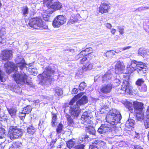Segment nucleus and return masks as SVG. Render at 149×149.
<instances>
[{
    "instance_id": "nucleus-1",
    "label": "nucleus",
    "mask_w": 149,
    "mask_h": 149,
    "mask_svg": "<svg viewBox=\"0 0 149 149\" xmlns=\"http://www.w3.org/2000/svg\"><path fill=\"white\" fill-rule=\"evenodd\" d=\"M93 50L92 48L88 47L82 50L78 54L79 58H82L80 60L79 64L82 65L81 69L83 71L90 70L93 69V65L90 62L95 56L93 54Z\"/></svg>"
},
{
    "instance_id": "nucleus-2",
    "label": "nucleus",
    "mask_w": 149,
    "mask_h": 149,
    "mask_svg": "<svg viewBox=\"0 0 149 149\" xmlns=\"http://www.w3.org/2000/svg\"><path fill=\"white\" fill-rule=\"evenodd\" d=\"M121 118V115L118 113L117 110L112 109L107 113L106 119L107 122L114 125L120 122Z\"/></svg>"
},
{
    "instance_id": "nucleus-3",
    "label": "nucleus",
    "mask_w": 149,
    "mask_h": 149,
    "mask_svg": "<svg viewBox=\"0 0 149 149\" xmlns=\"http://www.w3.org/2000/svg\"><path fill=\"white\" fill-rule=\"evenodd\" d=\"M24 130L17 126H10L8 131L9 136L11 140L19 139L22 136Z\"/></svg>"
},
{
    "instance_id": "nucleus-4",
    "label": "nucleus",
    "mask_w": 149,
    "mask_h": 149,
    "mask_svg": "<svg viewBox=\"0 0 149 149\" xmlns=\"http://www.w3.org/2000/svg\"><path fill=\"white\" fill-rule=\"evenodd\" d=\"M28 24L30 27L36 29L42 28L44 26L42 19L40 17H38L31 18Z\"/></svg>"
},
{
    "instance_id": "nucleus-5",
    "label": "nucleus",
    "mask_w": 149,
    "mask_h": 149,
    "mask_svg": "<svg viewBox=\"0 0 149 149\" xmlns=\"http://www.w3.org/2000/svg\"><path fill=\"white\" fill-rule=\"evenodd\" d=\"M15 81L18 84L23 85L25 83H28V76L25 73H17L13 75Z\"/></svg>"
},
{
    "instance_id": "nucleus-6",
    "label": "nucleus",
    "mask_w": 149,
    "mask_h": 149,
    "mask_svg": "<svg viewBox=\"0 0 149 149\" xmlns=\"http://www.w3.org/2000/svg\"><path fill=\"white\" fill-rule=\"evenodd\" d=\"M66 21V18L63 15H58L54 19L52 25L54 28H58L64 24Z\"/></svg>"
},
{
    "instance_id": "nucleus-7",
    "label": "nucleus",
    "mask_w": 149,
    "mask_h": 149,
    "mask_svg": "<svg viewBox=\"0 0 149 149\" xmlns=\"http://www.w3.org/2000/svg\"><path fill=\"white\" fill-rule=\"evenodd\" d=\"M4 68L6 72L9 74L15 70L17 68V66L13 62L7 61L4 64Z\"/></svg>"
},
{
    "instance_id": "nucleus-8",
    "label": "nucleus",
    "mask_w": 149,
    "mask_h": 149,
    "mask_svg": "<svg viewBox=\"0 0 149 149\" xmlns=\"http://www.w3.org/2000/svg\"><path fill=\"white\" fill-rule=\"evenodd\" d=\"M121 90L123 91L125 93L131 94L132 92L130 86L129 81L124 79L121 85Z\"/></svg>"
},
{
    "instance_id": "nucleus-9",
    "label": "nucleus",
    "mask_w": 149,
    "mask_h": 149,
    "mask_svg": "<svg viewBox=\"0 0 149 149\" xmlns=\"http://www.w3.org/2000/svg\"><path fill=\"white\" fill-rule=\"evenodd\" d=\"M109 5V3L104 2L101 3L98 8L99 13L102 14L108 13L111 8Z\"/></svg>"
},
{
    "instance_id": "nucleus-10",
    "label": "nucleus",
    "mask_w": 149,
    "mask_h": 149,
    "mask_svg": "<svg viewBox=\"0 0 149 149\" xmlns=\"http://www.w3.org/2000/svg\"><path fill=\"white\" fill-rule=\"evenodd\" d=\"M55 72V71L51 68H46L42 73L43 79H46L47 80L50 79L52 77V75Z\"/></svg>"
},
{
    "instance_id": "nucleus-11",
    "label": "nucleus",
    "mask_w": 149,
    "mask_h": 149,
    "mask_svg": "<svg viewBox=\"0 0 149 149\" xmlns=\"http://www.w3.org/2000/svg\"><path fill=\"white\" fill-rule=\"evenodd\" d=\"M113 88V85L110 83H109L102 86L100 89V91L104 94H109L111 92Z\"/></svg>"
},
{
    "instance_id": "nucleus-12",
    "label": "nucleus",
    "mask_w": 149,
    "mask_h": 149,
    "mask_svg": "<svg viewBox=\"0 0 149 149\" xmlns=\"http://www.w3.org/2000/svg\"><path fill=\"white\" fill-rule=\"evenodd\" d=\"M70 108L69 111L70 113L74 117H78L81 113L80 107L76 106L75 104L74 107L70 106Z\"/></svg>"
},
{
    "instance_id": "nucleus-13",
    "label": "nucleus",
    "mask_w": 149,
    "mask_h": 149,
    "mask_svg": "<svg viewBox=\"0 0 149 149\" xmlns=\"http://www.w3.org/2000/svg\"><path fill=\"white\" fill-rule=\"evenodd\" d=\"M1 55L2 60L8 61L12 56V52L11 50H4L2 52Z\"/></svg>"
},
{
    "instance_id": "nucleus-14",
    "label": "nucleus",
    "mask_w": 149,
    "mask_h": 149,
    "mask_svg": "<svg viewBox=\"0 0 149 149\" xmlns=\"http://www.w3.org/2000/svg\"><path fill=\"white\" fill-rule=\"evenodd\" d=\"M125 66L123 62L120 61L117 62L115 66V69L116 72L117 74H120L122 73V71L125 70Z\"/></svg>"
},
{
    "instance_id": "nucleus-15",
    "label": "nucleus",
    "mask_w": 149,
    "mask_h": 149,
    "mask_svg": "<svg viewBox=\"0 0 149 149\" xmlns=\"http://www.w3.org/2000/svg\"><path fill=\"white\" fill-rule=\"evenodd\" d=\"M143 103L137 101L133 102V108L134 111L141 112L142 111L144 107Z\"/></svg>"
},
{
    "instance_id": "nucleus-16",
    "label": "nucleus",
    "mask_w": 149,
    "mask_h": 149,
    "mask_svg": "<svg viewBox=\"0 0 149 149\" xmlns=\"http://www.w3.org/2000/svg\"><path fill=\"white\" fill-rule=\"evenodd\" d=\"M136 62V60H134L132 61L130 65L127 66L126 69V74H130L135 71H136V65L135 64V62Z\"/></svg>"
},
{
    "instance_id": "nucleus-17",
    "label": "nucleus",
    "mask_w": 149,
    "mask_h": 149,
    "mask_svg": "<svg viewBox=\"0 0 149 149\" xmlns=\"http://www.w3.org/2000/svg\"><path fill=\"white\" fill-rule=\"evenodd\" d=\"M62 8V6L61 3L59 2H55L52 5L51 10L48 11V14H51L55 11L56 10H59Z\"/></svg>"
},
{
    "instance_id": "nucleus-18",
    "label": "nucleus",
    "mask_w": 149,
    "mask_h": 149,
    "mask_svg": "<svg viewBox=\"0 0 149 149\" xmlns=\"http://www.w3.org/2000/svg\"><path fill=\"white\" fill-rule=\"evenodd\" d=\"M88 102V99L86 95L83 96L80 99L77 101L76 103V105L79 107L81 105L86 104Z\"/></svg>"
},
{
    "instance_id": "nucleus-19",
    "label": "nucleus",
    "mask_w": 149,
    "mask_h": 149,
    "mask_svg": "<svg viewBox=\"0 0 149 149\" xmlns=\"http://www.w3.org/2000/svg\"><path fill=\"white\" fill-rule=\"evenodd\" d=\"M91 117L87 114L83 113L81 116V119L83 121L85 124H92V122L91 120Z\"/></svg>"
},
{
    "instance_id": "nucleus-20",
    "label": "nucleus",
    "mask_w": 149,
    "mask_h": 149,
    "mask_svg": "<svg viewBox=\"0 0 149 149\" xmlns=\"http://www.w3.org/2000/svg\"><path fill=\"white\" fill-rule=\"evenodd\" d=\"M110 130L109 128L105 125L102 124L100 127L98 129L97 132L100 134H103L108 132Z\"/></svg>"
},
{
    "instance_id": "nucleus-21",
    "label": "nucleus",
    "mask_w": 149,
    "mask_h": 149,
    "mask_svg": "<svg viewBox=\"0 0 149 149\" xmlns=\"http://www.w3.org/2000/svg\"><path fill=\"white\" fill-rule=\"evenodd\" d=\"M123 104L125 107L129 111H131L133 109V103L127 100L124 101Z\"/></svg>"
},
{
    "instance_id": "nucleus-22",
    "label": "nucleus",
    "mask_w": 149,
    "mask_h": 149,
    "mask_svg": "<svg viewBox=\"0 0 149 149\" xmlns=\"http://www.w3.org/2000/svg\"><path fill=\"white\" fill-rule=\"evenodd\" d=\"M8 113L11 117L15 118L16 116L17 109L15 108L12 107L7 109Z\"/></svg>"
},
{
    "instance_id": "nucleus-23",
    "label": "nucleus",
    "mask_w": 149,
    "mask_h": 149,
    "mask_svg": "<svg viewBox=\"0 0 149 149\" xmlns=\"http://www.w3.org/2000/svg\"><path fill=\"white\" fill-rule=\"evenodd\" d=\"M136 71L138 74L139 75L141 76H145L146 74L147 68L146 67L142 68L141 69L136 68Z\"/></svg>"
},
{
    "instance_id": "nucleus-24",
    "label": "nucleus",
    "mask_w": 149,
    "mask_h": 149,
    "mask_svg": "<svg viewBox=\"0 0 149 149\" xmlns=\"http://www.w3.org/2000/svg\"><path fill=\"white\" fill-rule=\"evenodd\" d=\"M36 132L35 128L32 125H29L27 128V133L30 136L33 135Z\"/></svg>"
},
{
    "instance_id": "nucleus-25",
    "label": "nucleus",
    "mask_w": 149,
    "mask_h": 149,
    "mask_svg": "<svg viewBox=\"0 0 149 149\" xmlns=\"http://www.w3.org/2000/svg\"><path fill=\"white\" fill-rule=\"evenodd\" d=\"M149 51L144 48H141L139 49L138 51V53L141 56H144L148 54Z\"/></svg>"
},
{
    "instance_id": "nucleus-26",
    "label": "nucleus",
    "mask_w": 149,
    "mask_h": 149,
    "mask_svg": "<svg viewBox=\"0 0 149 149\" xmlns=\"http://www.w3.org/2000/svg\"><path fill=\"white\" fill-rule=\"evenodd\" d=\"M53 1V0H43V3L47 8L48 11L50 10V9H51L52 5L53 4L52 3Z\"/></svg>"
},
{
    "instance_id": "nucleus-27",
    "label": "nucleus",
    "mask_w": 149,
    "mask_h": 149,
    "mask_svg": "<svg viewBox=\"0 0 149 149\" xmlns=\"http://www.w3.org/2000/svg\"><path fill=\"white\" fill-rule=\"evenodd\" d=\"M136 62H135V64L136 65V68H145L146 67V64L143 62L141 61L138 62L137 61H136Z\"/></svg>"
},
{
    "instance_id": "nucleus-28",
    "label": "nucleus",
    "mask_w": 149,
    "mask_h": 149,
    "mask_svg": "<svg viewBox=\"0 0 149 149\" xmlns=\"http://www.w3.org/2000/svg\"><path fill=\"white\" fill-rule=\"evenodd\" d=\"M134 121L132 119H129L126 122V126L127 127H132L134 125Z\"/></svg>"
},
{
    "instance_id": "nucleus-29",
    "label": "nucleus",
    "mask_w": 149,
    "mask_h": 149,
    "mask_svg": "<svg viewBox=\"0 0 149 149\" xmlns=\"http://www.w3.org/2000/svg\"><path fill=\"white\" fill-rule=\"evenodd\" d=\"M22 13L24 16H26L29 12V8L26 6L22 7L21 9Z\"/></svg>"
},
{
    "instance_id": "nucleus-30",
    "label": "nucleus",
    "mask_w": 149,
    "mask_h": 149,
    "mask_svg": "<svg viewBox=\"0 0 149 149\" xmlns=\"http://www.w3.org/2000/svg\"><path fill=\"white\" fill-rule=\"evenodd\" d=\"M32 109L31 106L30 105H28L23 108L22 110L26 114H28L31 111Z\"/></svg>"
},
{
    "instance_id": "nucleus-31",
    "label": "nucleus",
    "mask_w": 149,
    "mask_h": 149,
    "mask_svg": "<svg viewBox=\"0 0 149 149\" xmlns=\"http://www.w3.org/2000/svg\"><path fill=\"white\" fill-rule=\"evenodd\" d=\"M75 144V142L72 139L70 140L66 143L67 146L69 148H71L73 147Z\"/></svg>"
},
{
    "instance_id": "nucleus-32",
    "label": "nucleus",
    "mask_w": 149,
    "mask_h": 149,
    "mask_svg": "<svg viewBox=\"0 0 149 149\" xmlns=\"http://www.w3.org/2000/svg\"><path fill=\"white\" fill-rule=\"evenodd\" d=\"M87 128V131L91 134L94 135L95 134V130L94 127L93 126H88L86 127Z\"/></svg>"
},
{
    "instance_id": "nucleus-33",
    "label": "nucleus",
    "mask_w": 149,
    "mask_h": 149,
    "mask_svg": "<svg viewBox=\"0 0 149 149\" xmlns=\"http://www.w3.org/2000/svg\"><path fill=\"white\" fill-rule=\"evenodd\" d=\"M52 118L51 123L52 125L53 126H54L57 118L56 114V113H52Z\"/></svg>"
},
{
    "instance_id": "nucleus-34",
    "label": "nucleus",
    "mask_w": 149,
    "mask_h": 149,
    "mask_svg": "<svg viewBox=\"0 0 149 149\" xmlns=\"http://www.w3.org/2000/svg\"><path fill=\"white\" fill-rule=\"evenodd\" d=\"M63 130V125L61 123H59L57 126L56 130V132L57 134H59L62 132Z\"/></svg>"
},
{
    "instance_id": "nucleus-35",
    "label": "nucleus",
    "mask_w": 149,
    "mask_h": 149,
    "mask_svg": "<svg viewBox=\"0 0 149 149\" xmlns=\"http://www.w3.org/2000/svg\"><path fill=\"white\" fill-rule=\"evenodd\" d=\"M66 118L68 121V125H72L74 124V123L73 119L71 118V116L69 115H68L66 116Z\"/></svg>"
},
{
    "instance_id": "nucleus-36",
    "label": "nucleus",
    "mask_w": 149,
    "mask_h": 149,
    "mask_svg": "<svg viewBox=\"0 0 149 149\" xmlns=\"http://www.w3.org/2000/svg\"><path fill=\"white\" fill-rule=\"evenodd\" d=\"M72 19H71V22H76L79 20V19L80 18V15L79 14H77L72 17Z\"/></svg>"
},
{
    "instance_id": "nucleus-37",
    "label": "nucleus",
    "mask_w": 149,
    "mask_h": 149,
    "mask_svg": "<svg viewBox=\"0 0 149 149\" xmlns=\"http://www.w3.org/2000/svg\"><path fill=\"white\" fill-rule=\"evenodd\" d=\"M26 114L22 110L21 112H19L18 114L20 120H24L25 118Z\"/></svg>"
},
{
    "instance_id": "nucleus-38",
    "label": "nucleus",
    "mask_w": 149,
    "mask_h": 149,
    "mask_svg": "<svg viewBox=\"0 0 149 149\" xmlns=\"http://www.w3.org/2000/svg\"><path fill=\"white\" fill-rule=\"evenodd\" d=\"M115 51L113 50H110L107 51L106 52V56L107 57H112L115 54Z\"/></svg>"
},
{
    "instance_id": "nucleus-39",
    "label": "nucleus",
    "mask_w": 149,
    "mask_h": 149,
    "mask_svg": "<svg viewBox=\"0 0 149 149\" xmlns=\"http://www.w3.org/2000/svg\"><path fill=\"white\" fill-rule=\"evenodd\" d=\"M86 86V84L84 81H83L81 82L79 86V89L81 91H83Z\"/></svg>"
},
{
    "instance_id": "nucleus-40",
    "label": "nucleus",
    "mask_w": 149,
    "mask_h": 149,
    "mask_svg": "<svg viewBox=\"0 0 149 149\" xmlns=\"http://www.w3.org/2000/svg\"><path fill=\"white\" fill-rule=\"evenodd\" d=\"M5 130L2 127H0V139L3 138L5 135Z\"/></svg>"
},
{
    "instance_id": "nucleus-41",
    "label": "nucleus",
    "mask_w": 149,
    "mask_h": 149,
    "mask_svg": "<svg viewBox=\"0 0 149 149\" xmlns=\"http://www.w3.org/2000/svg\"><path fill=\"white\" fill-rule=\"evenodd\" d=\"M144 82V80L142 78L138 79L136 81L135 84L139 86H141Z\"/></svg>"
},
{
    "instance_id": "nucleus-42",
    "label": "nucleus",
    "mask_w": 149,
    "mask_h": 149,
    "mask_svg": "<svg viewBox=\"0 0 149 149\" xmlns=\"http://www.w3.org/2000/svg\"><path fill=\"white\" fill-rule=\"evenodd\" d=\"M22 146V143L18 141H15L13 143V146L16 148H19Z\"/></svg>"
},
{
    "instance_id": "nucleus-43",
    "label": "nucleus",
    "mask_w": 149,
    "mask_h": 149,
    "mask_svg": "<svg viewBox=\"0 0 149 149\" xmlns=\"http://www.w3.org/2000/svg\"><path fill=\"white\" fill-rule=\"evenodd\" d=\"M143 28L147 32L149 31V22H145L143 24Z\"/></svg>"
},
{
    "instance_id": "nucleus-44",
    "label": "nucleus",
    "mask_w": 149,
    "mask_h": 149,
    "mask_svg": "<svg viewBox=\"0 0 149 149\" xmlns=\"http://www.w3.org/2000/svg\"><path fill=\"white\" fill-rule=\"evenodd\" d=\"M98 145L97 143H94L92 145L90 146L89 147V149H97L98 148Z\"/></svg>"
},
{
    "instance_id": "nucleus-45",
    "label": "nucleus",
    "mask_w": 149,
    "mask_h": 149,
    "mask_svg": "<svg viewBox=\"0 0 149 149\" xmlns=\"http://www.w3.org/2000/svg\"><path fill=\"white\" fill-rule=\"evenodd\" d=\"M55 91L56 93L57 94L58 96L61 95L62 93L61 89L59 88H56Z\"/></svg>"
},
{
    "instance_id": "nucleus-46",
    "label": "nucleus",
    "mask_w": 149,
    "mask_h": 149,
    "mask_svg": "<svg viewBox=\"0 0 149 149\" xmlns=\"http://www.w3.org/2000/svg\"><path fill=\"white\" fill-rule=\"evenodd\" d=\"M17 64L19 65V67L21 69L23 68L26 65V64L24 62H18Z\"/></svg>"
},
{
    "instance_id": "nucleus-47",
    "label": "nucleus",
    "mask_w": 149,
    "mask_h": 149,
    "mask_svg": "<svg viewBox=\"0 0 149 149\" xmlns=\"http://www.w3.org/2000/svg\"><path fill=\"white\" fill-rule=\"evenodd\" d=\"M84 146L83 144H80L77 145L74 149H84Z\"/></svg>"
},
{
    "instance_id": "nucleus-48",
    "label": "nucleus",
    "mask_w": 149,
    "mask_h": 149,
    "mask_svg": "<svg viewBox=\"0 0 149 149\" xmlns=\"http://www.w3.org/2000/svg\"><path fill=\"white\" fill-rule=\"evenodd\" d=\"M75 101V97H74L70 101L69 103V104L70 105H72Z\"/></svg>"
},
{
    "instance_id": "nucleus-49",
    "label": "nucleus",
    "mask_w": 149,
    "mask_h": 149,
    "mask_svg": "<svg viewBox=\"0 0 149 149\" xmlns=\"http://www.w3.org/2000/svg\"><path fill=\"white\" fill-rule=\"evenodd\" d=\"M3 73L1 70H0V80L1 82L3 81Z\"/></svg>"
},
{
    "instance_id": "nucleus-50",
    "label": "nucleus",
    "mask_w": 149,
    "mask_h": 149,
    "mask_svg": "<svg viewBox=\"0 0 149 149\" xmlns=\"http://www.w3.org/2000/svg\"><path fill=\"white\" fill-rule=\"evenodd\" d=\"M146 118L149 121V106L148 107L147 110Z\"/></svg>"
},
{
    "instance_id": "nucleus-51",
    "label": "nucleus",
    "mask_w": 149,
    "mask_h": 149,
    "mask_svg": "<svg viewBox=\"0 0 149 149\" xmlns=\"http://www.w3.org/2000/svg\"><path fill=\"white\" fill-rule=\"evenodd\" d=\"M105 26L108 29H111L112 27V26L111 24L107 23L105 24Z\"/></svg>"
},
{
    "instance_id": "nucleus-52",
    "label": "nucleus",
    "mask_w": 149,
    "mask_h": 149,
    "mask_svg": "<svg viewBox=\"0 0 149 149\" xmlns=\"http://www.w3.org/2000/svg\"><path fill=\"white\" fill-rule=\"evenodd\" d=\"M134 149H143V148L141 146L138 145H135L134 146Z\"/></svg>"
},
{
    "instance_id": "nucleus-53",
    "label": "nucleus",
    "mask_w": 149,
    "mask_h": 149,
    "mask_svg": "<svg viewBox=\"0 0 149 149\" xmlns=\"http://www.w3.org/2000/svg\"><path fill=\"white\" fill-rule=\"evenodd\" d=\"M84 94V92H81L76 95L74 97H77L78 98H80Z\"/></svg>"
},
{
    "instance_id": "nucleus-54",
    "label": "nucleus",
    "mask_w": 149,
    "mask_h": 149,
    "mask_svg": "<svg viewBox=\"0 0 149 149\" xmlns=\"http://www.w3.org/2000/svg\"><path fill=\"white\" fill-rule=\"evenodd\" d=\"M143 88L142 87L141 88V90L143 92L146 91L147 89V87L146 85H144L143 86Z\"/></svg>"
},
{
    "instance_id": "nucleus-55",
    "label": "nucleus",
    "mask_w": 149,
    "mask_h": 149,
    "mask_svg": "<svg viewBox=\"0 0 149 149\" xmlns=\"http://www.w3.org/2000/svg\"><path fill=\"white\" fill-rule=\"evenodd\" d=\"M72 92L73 94H76L78 92L77 89L76 88H74L72 91Z\"/></svg>"
},
{
    "instance_id": "nucleus-56",
    "label": "nucleus",
    "mask_w": 149,
    "mask_h": 149,
    "mask_svg": "<svg viewBox=\"0 0 149 149\" xmlns=\"http://www.w3.org/2000/svg\"><path fill=\"white\" fill-rule=\"evenodd\" d=\"M111 75V74L109 73L108 72H107L105 74H104V77H109L110 79L111 78L110 77V76Z\"/></svg>"
},
{
    "instance_id": "nucleus-57",
    "label": "nucleus",
    "mask_w": 149,
    "mask_h": 149,
    "mask_svg": "<svg viewBox=\"0 0 149 149\" xmlns=\"http://www.w3.org/2000/svg\"><path fill=\"white\" fill-rule=\"evenodd\" d=\"M116 31L115 29H113L111 30V32L113 34H114Z\"/></svg>"
},
{
    "instance_id": "nucleus-58",
    "label": "nucleus",
    "mask_w": 149,
    "mask_h": 149,
    "mask_svg": "<svg viewBox=\"0 0 149 149\" xmlns=\"http://www.w3.org/2000/svg\"><path fill=\"white\" fill-rule=\"evenodd\" d=\"M131 46H130L125 47L123 48V50H124L126 49H129L131 48Z\"/></svg>"
},
{
    "instance_id": "nucleus-59",
    "label": "nucleus",
    "mask_w": 149,
    "mask_h": 149,
    "mask_svg": "<svg viewBox=\"0 0 149 149\" xmlns=\"http://www.w3.org/2000/svg\"><path fill=\"white\" fill-rule=\"evenodd\" d=\"M69 103H65L64 104L63 107L64 108H66L68 107Z\"/></svg>"
},
{
    "instance_id": "nucleus-60",
    "label": "nucleus",
    "mask_w": 149,
    "mask_h": 149,
    "mask_svg": "<svg viewBox=\"0 0 149 149\" xmlns=\"http://www.w3.org/2000/svg\"><path fill=\"white\" fill-rule=\"evenodd\" d=\"M45 17L44 15H43V19L45 21H48L49 20L48 17L47 18H46V19H45Z\"/></svg>"
},
{
    "instance_id": "nucleus-61",
    "label": "nucleus",
    "mask_w": 149,
    "mask_h": 149,
    "mask_svg": "<svg viewBox=\"0 0 149 149\" xmlns=\"http://www.w3.org/2000/svg\"><path fill=\"white\" fill-rule=\"evenodd\" d=\"M120 33L121 34H123V30H120Z\"/></svg>"
},
{
    "instance_id": "nucleus-62",
    "label": "nucleus",
    "mask_w": 149,
    "mask_h": 149,
    "mask_svg": "<svg viewBox=\"0 0 149 149\" xmlns=\"http://www.w3.org/2000/svg\"><path fill=\"white\" fill-rule=\"evenodd\" d=\"M2 6V3H1V1H0V9L1 8Z\"/></svg>"
},
{
    "instance_id": "nucleus-63",
    "label": "nucleus",
    "mask_w": 149,
    "mask_h": 149,
    "mask_svg": "<svg viewBox=\"0 0 149 149\" xmlns=\"http://www.w3.org/2000/svg\"><path fill=\"white\" fill-rule=\"evenodd\" d=\"M139 114H140L139 113H136V116L137 117L138 116V115Z\"/></svg>"
},
{
    "instance_id": "nucleus-64",
    "label": "nucleus",
    "mask_w": 149,
    "mask_h": 149,
    "mask_svg": "<svg viewBox=\"0 0 149 149\" xmlns=\"http://www.w3.org/2000/svg\"><path fill=\"white\" fill-rule=\"evenodd\" d=\"M143 114L142 113V114L141 115V116L140 117V118H142V117L143 116Z\"/></svg>"
}]
</instances>
